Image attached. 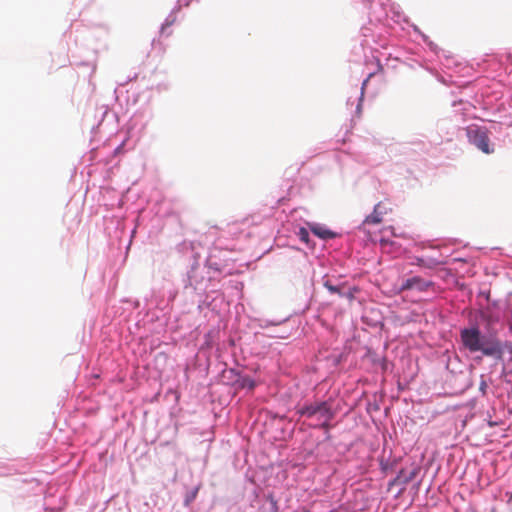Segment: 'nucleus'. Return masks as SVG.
Masks as SVG:
<instances>
[{
  "label": "nucleus",
  "instance_id": "nucleus-4",
  "mask_svg": "<svg viewBox=\"0 0 512 512\" xmlns=\"http://www.w3.org/2000/svg\"><path fill=\"white\" fill-rule=\"evenodd\" d=\"M433 286V282L432 281H428V280H425L419 276H415V277H412V278H409V279H406L402 286H401V291H405V290H417V291H420V292H424V291H427L430 287Z\"/></svg>",
  "mask_w": 512,
  "mask_h": 512
},
{
  "label": "nucleus",
  "instance_id": "nucleus-11",
  "mask_svg": "<svg viewBox=\"0 0 512 512\" xmlns=\"http://www.w3.org/2000/svg\"><path fill=\"white\" fill-rule=\"evenodd\" d=\"M271 505H272V511L271 512H279L278 511V507H277V504L275 501H272L271 502Z\"/></svg>",
  "mask_w": 512,
  "mask_h": 512
},
{
  "label": "nucleus",
  "instance_id": "nucleus-8",
  "mask_svg": "<svg viewBox=\"0 0 512 512\" xmlns=\"http://www.w3.org/2000/svg\"><path fill=\"white\" fill-rule=\"evenodd\" d=\"M324 287L327 288V290L332 293V294H338L340 297H341V293L343 292L344 290V285H340V286H336V285H333L331 284V282L329 280H326L324 282Z\"/></svg>",
  "mask_w": 512,
  "mask_h": 512
},
{
  "label": "nucleus",
  "instance_id": "nucleus-10",
  "mask_svg": "<svg viewBox=\"0 0 512 512\" xmlns=\"http://www.w3.org/2000/svg\"><path fill=\"white\" fill-rule=\"evenodd\" d=\"M299 239L308 244L309 243V232L306 228H300L298 232Z\"/></svg>",
  "mask_w": 512,
  "mask_h": 512
},
{
  "label": "nucleus",
  "instance_id": "nucleus-12",
  "mask_svg": "<svg viewBox=\"0 0 512 512\" xmlns=\"http://www.w3.org/2000/svg\"><path fill=\"white\" fill-rule=\"evenodd\" d=\"M165 29H166V26L164 25V26L162 27V32H164V31H165Z\"/></svg>",
  "mask_w": 512,
  "mask_h": 512
},
{
  "label": "nucleus",
  "instance_id": "nucleus-6",
  "mask_svg": "<svg viewBox=\"0 0 512 512\" xmlns=\"http://www.w3.org/2000/svg\"><path fill=\"white\" fill-rule=\"evenodd\" d=\"M386 212L382 209V204L378 203L375 205L373 212L368 215L363 221L360 229H365V226L368 224H379L382 222V216Z\"/></svg>",
  "mask_w": 512,
  "mask_h": 512
},
{
  "label": "nucleus",
  "instance_id": "nucleus-7",
  "mask_svg": "<svg viewBox=\"0 0 512 512\" xmlns=\"http://www.w3.org/2000/svg\"><path fill=\"white\" fill-rule=\"evenodd\" d=\"M237 385L242 388V389H249V390H253L254 387H255V382L253 379H251L250 377H240L238 380H237Z\"/></svg>",
  "mask_w": 512,
  "mask_h": 512
},
{
  "label": "nucleus",
  "instance_id": "nucleus-9",
  "mask_svg": "<svg viewBox=\"0 0 512 512\" xmlns=\"http://www.w3.org/2000/svg\"><path fill=\"white\" fill-rule=\"evenodd\" d=\"M357 288L356 287H353V288H349L347 291H345V289L343 290V292L341 293V297H345L349 300H353L354 297H355V293L357 292Z\"/></svg>",
  "mask_w": 512,
  "mask_h": 512
},
{
  "label": "nucleus",
  "instance_id": "nucleus-1",
  "mask_svg": "<svg viewBox=\"0 0 512 512\" xmlns=\"http://www.w3.org/2000/svg\"><path fill=\"white\" fill-rule=\"evenodd\" d=\"M460 337L463 346L471 353L482 352L484 356L501 359L503 347L501 341L493 335L483 336L477 327L461 330Z\"/></svg>",
  "mask_w": 512,
  "mask_h": 512
},
{
  "label": "nucleus",
  "instance_id": "nucleus-2",
  "mask_svg": "<svg viewBox=\"0 0 512 512\" xmlns=\"http://www.w3.org/2000/svg\"><path fill=\"white\" fill-rule=\"evenodd\" d=\"M299 413L308 418L318 416L319 420H323V426L326 428L335 415L332 411L331 404L328 401L315 402L304 406L299 410Z\"/></svg>",
  "mask_w": 512,
  "mask_h": 512
},
{
  "label": "nucleus",
  "instance_id": "nucleus-5",
  "mask_svg": "<svg viewBox=\"0 0 512 512\" xmlns=\"http://www.w3.org/2000/svg\"><path fill=\"white\" fill-rule=\"evenodd\" d=\"M308 227L315 236L322 240L333 239L337 236L335 232L318 223H308Z\"/></svg>",
  "mask_w": 512,
  "mask_h": 512
},
{
  "label": "nucleus",
  "instance_id": "nucleus-3",
  "mask_svg": "<svg viewBox=\"0 0 512 512\" xmlns=\"http://www.w3.org/2000/svg\"><path fill=\"white\" fill-rule=\"evenodd\" d=\"M465 130L467 138L471 144L475 145L485 154H491L494 152V149L490 146L488 130L485 127L471 125Z\"/></svg>",
  "mask_w": 512,
  "mask_h": 512
}]
</instances>
